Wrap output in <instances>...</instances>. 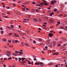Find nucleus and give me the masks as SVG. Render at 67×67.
<instances>
[{
    "instance_id": "1",
    "label": "nucleus",
    "mask_w": 67,
    "mask_h": 67,
    "mask_svg": "<svg viewBox=\"0 0 67 67\" xmlns=\"http://www.w3.org/2000/svg\"><path fill=\"white\" fill-rule=\"evenodd\" d=\"M40 4H41V5H40L39 4H36V5H37L38 6H40V7H42L43 5V4L42 3H40Z\"/></svg>"
},
{
    "instance_id": "2",
    "label": "nucleus",
    "mask_w": 67,
    "mask_h": 67,
    "mask_svg": "<svg viewBox=\"0 0 67 67\" xmlns=\"http://www.w3.org/2000/svg\"><path fill=\"white\" fill-rule=\"evenodd\" d=\"M49 23H52L53 22V20L50 19L49 20Z\"/></svg>"
},
{
    "instance_id": "3",
    "label": "nucleus",
    "mask_w": 67,
    "mask_h": 67,
    "mask_svg": "<svg viewBox=\"0 0 67 67\" xmlns=\"http://www.w3.org/2000/svg\"><path fill=\"white\" fill-rule=\"evenodd\" d=\"M49 37H52V36H53V35L52 33H49Z\"/></svg>"
},
{
    "instance_id": "4",
    "label": "nucleus",
    "mask_w": 67,
    "mask_h": 67,
    "mask_svg": "<svg viewBox=\"0 0 67 67\" xmlns=\"http://www.w3.org/2000/svg\"><path fill=\"white\" fill-rule=\"evenodd\" d=\"M51 4L54 5V2L53 1H51Z\"/></svg>"
},
{
    "instance_id": "5",
    "label": "nucleus",
    "mask_w": 67,
    "mask_h": 67,
    "mask_svg": "<svg viewBox=\"0 0 67 67\" xmlns=\"http://www.w3.org/2000/svg\"><path fill=\"white\" fill-rule=\"evenodd\" d=\"M25 45L28 47H29L30 46L27 43H25Z\"/></svg>"
},
{
    "instance_id": "6",
    "label": "nucleus",
    "mask_w": 67,
    "mask_h": 67,
    "mask_svg": "<svg viewBox=\"0 0 67 67\" xmlns=\"http://www.w3.org/2000/svg\"><path fill=\"white\" fill-rule=\"evenodd\" d=\"M53 64V63L51 62L49 63V64H48V65L49 66H50Z\"/></svg>"
},
{
    "instance_id": "7",
    "label": "nucleus",
    "mask_w": 67,
    "mask_h": 67,
    "mask_svg": "<svg viewBox=\"0 0 67 67\" xmlns=\"http://www.w3.org/2000/svg\"><path fill=\"white\" fill-rule=\"evenodd\" d=\"M13 55L14 56H18V54L16 53H13Z\"/></svg>"
},
{
    "instance_id": "8",
    "label": "nucleus",
    "mask_w": 67,
    "mask_h": 67,
    "mask_svg": "<svg viewBox=\"0 0 67 67\" xmlns=\"http://www.w3.org/2000/svg\"><path fill=\"white\" fill-rule=\"evenodd\" d=\"M34 21L35 22H37V19H33Z\"/></svg>"
},
{
    "instance_id": "9",
    "label": "nucleus",
    "mask_w": 67,
    "mask_h": 67,
    "mask_svg": "<svg viewBox=\"0 0 67 67\" xmlns=\"http://www.w3.org/2000/svg\"><path fill=\"white\" fill-rule=\"evenodd\" d=\"M6 53L7 54H10L11 52L10 51H7L6 52Z\"/></svg>"
},
{
    "instance_id": "10",
    "label": "nucleus",
    "mask_w": 67,
    "mask_h": 67,
    "mask_svg": "<svg viewBox=\"0 0 67 67\" xmlns=\"http://www.w3.org/2000/svg\"><path fill=\"white\" fill-rule=\"evenodd\" d=\"M54 13L52 12H51V14H49L50 15V16H52L54 14Z\"/></svg>"
},
{
    "instance_id": "11",
    "label": "nucleus",
    "mask_w": 67,
    "mask_h": 67,
    "mask_svg": "<svg viewBox=\"0 0 67 67\" xmlns=\"http://www.w3.org/2000/svg\"><path fill=\"white\" fill-rule=\"evenodd\" d=\"M26 59V58H22L21 60L22 61H23L24 60V59Z\"/></svg>"
},
{
    "instance_id": "12",
    "label": "nucleus",
    "mask_w": 67,
    "mask_h": 67,
    "mask_svg": "<svg viewBox=\"0 0 67 67\" xmlns=\"http://www.w3.org/2000/svg\"><path fill=\"white\" fill-rule=\"evenodd\" d=\"M19 42V41L17 40H15V43H18Z\"/></svg>"
},
{
    "instance_id": "13",
    "label": "nucleus",
    "mask_w": 67,
    "mask_h": 67,
    "mask_svg": "<svg viewBox=\"0 0 67 67\" xmlns=\"http://www.w3.org/2000/svg\"><path fill=\"white\" fill-rule=\"evenodd\" d=\"M2 14V16H3L5 18H7V16H4L5 15V14H4L3 13V14Z\"/></svg>"
},
{
    "instance_id": "14",
    "label": "nucleus",
    "mask_w": 67,
    "mask_h": 67,
    "mask_svg": "<svg viewBox=\"0 0 67 67\" xmlns=\"http://www.w3.org/2000/svg\"><path fill=\"white\" fill-rule=\"evenodd\" d=\"M14 35L16 37H19V36L18 35H17L16 34H15V33H14Z\"/></svg>"
},
{
    "instance_id": "15",
    "label": "nucleus",
    "mask_w": 67,
    "mask_h": 67,
    "mask_svg": "<svg viewBox=\"0 0 67 67\" xmlns=\"http://www.w3.org/2000/svg\"><path fill=\"white\" fill-rule=\"evenodd\" d=\"M36 12H39V10H38V9H36Z\"/></svg>"
},
{
    "instance_id": "16",
    "label": "nucleus",
    "mask_w": 67,
    "mask_h": 67,
    "mask_svg": "<svg viewBox=\"0 0 67 67\" xmlns=\"http://www.w3.org/2000/svg\"><path fill=\"white\" fill-rule=\"evenodd\" d=\"M43 4H44V5H47V3H46L45 2H43Z\"/></svg>"
},
{
    "instance_id": "17",
    "label": "nucleus",
    "mask_w": 67,
    "mask_h": 67,
    "mask_svg": "<svg viewBox=\"0 0 67 67\" xmlns=\"http://www.w3.org/2000/svg\"><path fill=\"white\" fill-rule=\"evenodd\" d=\"M6 55L7 56H10L11 55V54H7Z\"/></svg>"
},
{
    "instance_id": "18",
    "label": "nucleus",
    "mask_w": 67,
    "mask_h": 67,
    "mask_svg": "<svg viewBox=\"0 0 67 67\" xmlns=\"http://www.w3.org/2000/svg\"><path fill=\"white\" fill-rule=\"evenodd\" d=\"M3 41L4 42H6L7 41V40H6V39L5 38L3 39Z\"/></svg>"
},
{
    "instance_id": "19",
    "label": "nucleus",
    "mask_w": 67,
    "mask_h": 67,
    "mask_svg": "<svg viewBox=\"0 0 67 67\" xmlns=\"http://www.w3.org/2000/svg\"><path fill=\"white\" fill-rule=\"evenodd\" d=\"M35 64H36V65H39V63L37 62H36V63H35Z\"/></svg>"
},
{
    "instance_id": "20",
    "label": "nucleus",
    "mask_w": 67,
    "mask_h": 67,
    "mask_svg": "<svg viewBox=\"0 0 67 67\" xmlns=\"http://www.w3.org/2000/svg\"><path fill=\"white\" fill-rule=\"evenodd\" d=\"M60 28H61V29H63V30H65V29H64V28H63V27L61 26L60 27Z\"/></svg>"
},
{
    "instance_id": "21",
    "label": "nucleus",
    "mask_w": 67,
    "mask_h": 67,
    "mask_svg": "<svg viewBox=\"0 0 67 67\" xmlns=\"http://www.w3.org/2000/svg\"><path fill=\"white\" fill-rule=\"evenodd\" d=\"M3 32L4 31H1V34H3Z\"/></svg>"
},
{
    "instance_id": "22",
    "label": "nucleus",
    "mask_w": 67,
    "mask_h": 67,
    "mask_svg": "<svg viewBox=\"0 0 67 67\" xmlns=\"http://www.w3.org/2000/svg\"><path fill=\"white\" fill-rule=\"evenodd\" d=\"M57 24H61L60 23V22L58 21V22H57Z\"/></svg>"
},
{
    "instance_id": "23",
    "label": "nucleus",
    "mask_w": 67,
    "mask_h": 67,
    "mask_svg": "<svg viewBox=\"0 0 67 67\" xmlns=\"http://www.w3.org/2000/svg\"><path fill=\"white\" fill-rule=\"evenodd\" d=\"M8 42H9L10 43H11V40H8Z\"/></svg>"
},
{
    "instance_id": "24",
    "label": "nucleus",
    "mask_w": 67,
    "mask_h": 67,
    "mask_svg": "<svg viewBox=\"0 0 67 67\" xmlns=\"http://www.w3.org/2000/svg\"><path fill=\"white\" fill-rule=\"evenodd\" d=\"M12 43H15V40H13L12 41Z\"/></svg>"
},
{
    "instance_id": "25",
    "label": "nucleus",
    "mask_w": 67,
    "mask_h": 67,
    "mask_svg": "<svg viewBox=\"0 0 67 67\" xmlns=\"http://www.w3.org/2000/svg\"><path fill=\"white\" fill-rule=\"evenodd\" d=\"M12 59V58H8V60H10V59Z\"/></svg>"
},
{
    "instance_id": "26",
    "label": "nucleus",
    "mask_w": 67,
    "mask_h": 67,
    "mask_svg": "<svg viewBox=\"0 0 67 67\" xmlns=\"http://www.w3.org/2000/svg\"><path fill=\"white\" fill-rule=\"evenodd\" d=\"M19 54H23V52H19Z\"/></svg>"
},
{
    "instance_id": "27",
    "label": "nucleus",
    "mask_w": 67,
    "mask_h": 67,
    "mask_svg": "<svg viewBox=\"0 0 67 67\" xmlns=\"http://www.w3.org/2000/svg\"><path fill=\"white\" fill-rule=\"evenodd\" d=\"M22 11L23 12H24L25 11V9H22Z\"/></svg>"
},
{
    "instance_id": "28",
    "label": "nucleus",
    "mask_w": 67,
    "mask_h": 67,
    "mask_svg": "<svg viewBox=\"0 0 67 67\" xmlns=\"http://www.w3.org/2000/svg\"><path fill=\"white\" fill-rule=\"evenodd\" d=\"M33 57L34 58H36V57L35 55L33 56Z\"/></svg>"
},
{
    "instance_id": "29",
    "label": "nucleus",
    "mask_w": 67,
    "mask_h": 67,
    "mask_svg": "<svg viewBox=\"0 0 67 67\" xmlns=\"http://www.w3.org/2000/svg\"><path fill=\"white\" fill-rule=\"evenodd\" d=\"M61 46V44H59L58 45H57V46L58 47H59V46Z\"/></svg>"
},
{
    "instance_id": "30",
    "label": "nucleus",
    "mask_w": 67,
    "mask_h": 67,
    "mask_svg": "<svg viewBox=\"0 0 67 67\" xmlns=\"http://www.w3.org/2000/svg\"><path fill=\"white\" fill-rule=\"evenodd\" d=\"M38 40H39V41L41 42L42 41V39H38Z\"/></svg>"
},
{
    "instance_id": "31",
    "label": "nucleus",
    "mask_w": 67,
    "mask_h": 67,
    "mask_svg": "<svg viewBox=\"0 0 67 67\" xmlns=\"http://www.w3.org/2000/svg\"><path fill=\"white\" fill-rule=\"evenodd\" d=\"M15 52L16 53H19V51H15Z\"/></svg>"
},
{
    "instance_id": "32",
    "label": "nucleus",
    "mask_w": 67,
    "mask_h": 67,
    "mask_svg": "<svg viewBox=\"0 0 67 67\" xmlns=\"http://www.w3.org/2000/svg\"><path fill=\"white\" fill-rule=\"evenodd\" d=\"M28 64L29 65H31V63L30 62H28Z\"/></svg>"
},
{
    "instance_id": "33",
    "label": "nucleus",
    "mask_w": 67,
    "mask_h": 67,
    "mask_svg": "<svg viewBox=\"0 0 67 67\" xmlns=\"http://www.w3.org/2000/svg\"><path fill=\"white\" fill-rule=\"evenodd\" d=\"M34 61H35L37 60V59H36L35 58H34Z\"/></svg>"
},
{
    "instance_id": "34",
    "label": "nucleus",
    "mask_w": 67,
    "mask_h": 67,
    "mask_svg": "<svg viewBox=\"0 0 67 67\" xmlns=\"http://www.w3.org/2000/svg\"><path fill=\"white\" fill-rule=\"evenodd\" d=\"M12 33H10L8 34V35H9V36H10L11 35H12Z\"/></svg>"
},
{
    "instance_id": "35",
    "label": "nucleus",
    "mask_w": 67,
    "mask_h": 67,
    "mask_svg": "<svg viewBox=\"0 0 67 67\" xmlns=\"http://www.w3.org/2000/svg\"><path fill=\"white\" fill-rule=\"evenodd\" d=\"M16 61H17L18 60V58H15Z\"/></svg>"
},
{
    "instance_id": "36",
    "label": "nucleus",
    "mask_w": 67,
    "mask_h": 67,
    "mask_svg": "<svg viewBox=\"0 0 67 67\" xmlns=\"http://www.w3.org/2000/svg\"><path fill=\"white\" fill-rule=\"evenodd\" d=\"M11 27L12 28H14V26L13 25H11Z\"/></svg>"
},
{
    "instance_id": "37",
    "label": "nucleus",
    "mask_w": 67,
    "mask_h": 67,
    "mask_svg": "<svg viewBox=\"0 0 67 67\" xmlns=\"http://www.w3.org/2000/svg\"><path fill=\"white\" fill-rule=\"evenodd\" d=\"M39 21L40 22H42V20H41V19H39Z\"/></svg>"
},
{
    "instance_id": "38",
    "label": "nucleus",
    "mask_w": 67,
    "mask_h": 67,
    "mask_svg": "<svg viewBox=\"0 0 67 67\" xmlns=\"http://www.w3.org/2000/svg\"><path fill=\"white\" fill-rule=\"evenodd\" d=\"M26 61H24V62H22V63H26Z\"/></svg>"
},
{
    "instance_id": "39",
    "label": "nucleus",
    "mask_w": 67,
    "mask_h": 67,
    "mask_svg": "<svg viewBox=\"0 0 67 67\" xmlns=\"http://www.w3.org/2000/svg\"><path fill=\"white\" fill-rule=\"evenodd\" d=\"M46 20H48V17H46Z\"/></svg>"
},
{
    "instance_id": "40",
    "label": "nucleus",
    "mask_w": 67,
    "mask_h": 67,
    "mask_svg": "<svg viewBox=\"0 0 67 67\" xmlns=\"http://www.w3.org/2000/svg\"><path fill=\"white\" fill-rule=\"evenodd\" d=\"M47 42H50V41H49V40H47Z\"/></svg>"
},
{
    "instance_id": "41",
    "label": "nucleus",
    "mask_w": 67,
    "mask_h": 67,
    "mask_svg": "<svg viewBox=\"0 0 67 67\" xmlns=\"http://www.w3.org/2000/svg\"><path fill=\"white\" fill-rule=\"evenodd\" d=\"M53 2H54V3H56L57 2L55 0H54V1H53Z\"/></svg>"
},
{
    "instance_id": "42",
    "label": "nucleus",
    "mask_w": 67,
    "mask_h": 67,
    "mask_svg": "<svg viewBox=\"0 0 67 67\" xmlns=\"http://www.w3.org/2000/svg\"><path fill=\"white\" fill-rule=\"evenodd\" d=\"M57 9H54V11L55 12H56L57 11Z\"/></svg>"
},
{
    "instance_id": "43",
    "label": "nucleus",
    "mask_w": 67,
    "mask_h": 67,
    "mask_svg": "<svg viewBox=\"0 0 67 67\" xmlns=\"http://www.w3.org/2000/svg\"><path fill=\"white\" fill-rule=\"evenodd\" d=\"M35 3H36L34 2H33L32 3L33 4H35Z\"/></svg>"
},
{
    "instance_id": "44",
    "label": "nucleus",
    "mask_w": 67,
    "mask_h": 67,
    "mask_svg": "<svg viewBox=\"0 0 67 67\" xmlns=\"http://www.w3.org/2000/svg\"><path fill=\"white\" fill-rule=\"evenodd\" d=\"M33 43H36V42L35 41H33Z\"/></svg>"
},
{
    "instance_id": "45",
    "label": "nucleus",
    "mask_w": 67,
    "mask_h": 67,
    "mask_svg": "<svg viewBox=\"0 0 67 67\" xmlns=\"http://www.w3.org/2000/svg\"><path fill=\"white\" fill-rule=\"evenodd\" d=\"M18 59H19V60H21V58H19Z\"/></svg>"
},
{
    "instance_id": "46",
    "label": "nucleus",
    "mask_w": 67,
    "mask_h": 67,
    "mask_svg": "<svg viewBox=\"0 0 67 67\" xmlns=\"http://www.w3.org/2000/svg\"><path fill=\"white\" fill-rule=\"evenodd\" d=\"M24 20H29V19H24Z\"/></svg>"
},
{
    "instance_id": "47",
    "label": "nucleus",
    "mask_w": 67,
    "mask_h": 67,
    "mask_svg": "<svg viewBox=\"0 0 67 67\" xmlns=\"http://www.w3.org/2000/svg\"><path fill=\"white\" fill-rule=\"evenodd\" d=\"M42 60H45V59H44V58H42Z\"/></svg>"
},
{
    "instance_id": "48",
    "label": "nucleus",
    "mask_w": 67,
    "mask_h": 67,
    "mask_svg": "<svg viewBox=\"0 0 67 67\" xmlns=\"http://www.w3.org/2000/svg\"><path fill=\"white\" fill-rule=\"evenodd\" d=\"M7 8L8 9H9V8H10V7H7Z\"/></svg>"
},
{
    "instance_id": "49",
    "label": "nucleus",
    "mask_w": 67,
    "mask_h": 67,
    "mask_svg": "<svg viewBox=\"0 0 67 67\" xmlns=\"http://www.w3.org/2000/svg\"><path fill=\"white\" fill-rule=\"evenodd\" d=\"M45 48H46V49H47V48H48V47H47V46H45Z\"/></svg>"
},
{
    "instance_id": "50",
    "label": "nucleus",
    "mask_w": 67,
    "mask_h": 67,
    "mask_svg": "<svg viewBox=\"0 0 67 67\" xmlns=\"http://www.w3.org/2000/svg\"><path fill=\"white\" fill-rule=\"evenodd\" d=\"M4 60H7V58H4Z\"/></svg>"
},
{
    "instance_id": "51",
    "label": "nucleus",
    "mask_w": 67,
    "mask_h": 67,
    "mask_svg": "<svg viewBox=\"0 0 67 67\" xmlns=\"http://www.w3.org/2000/svg\"><path fill=\"white\" fill-rule=\"evenodd\" d=\"M55 46H56V44H55V43H54L53 44V46L54 47Z\"/></svg>"
},
{
    "instance_id": "52",
    "label": "nucleus",
    "mask_w": 67,
    "mask_h": 67,
    "mask_svg": "<svg viewBox=\"0 0 67 67\" xmlns=\"http://www.w3.org/2000/svg\"><path fill=\"white\" fill-rule=\"evenodd\" d=\"M17 31L18 32H21L20 31V30H18Z\"/></svg>"
},
{
    "instance_id": "53",
    "label": "nucleus",
    "mask_w": 67,
    "mask_h": 67,
    "mask_svg": "<svg viewBox=\"0 0 67 67\" xmlns=\"http://www.w3.org/2000/svg\"><path fill=\"white\" fill-rule=\"evenodd\" d=\"M0 30H3V28L2 27H1L0 28Z\"/></svg>"
},
{
    "instance_id": "54",
    "label": "nucleus",
    "mask_w": 67,
    "mask_h": 67,
    "mask_svg": "<svg viewBox=\"0 0 67 67\" xmlns=\"http://www.w3.org/2000/svg\"><path fill=\"white\" fill-rule=\"evenodd\" d=\"M18 27L19 28H21V27L20 26V25H19Z\"/></svg>"
},
{
    "instance_id": "55",
    "label": "nucleus",
    "mask_w": 67,
    "mask_h": 67,
    "mask_svg": "<svg viewBox=\"0 0 67 67\" xmlns=\"http://www.w3.org/2000/svg\"><path fill=\"white\" fill-rule=\"evenodd\" d=\"M13 5H14V6H15V4H13Z\"/></svg>"
},
{
    "instance_id": "56",
    "label": "nucleus",
    "mask_w": 67,
    "mask_h": 67,
    "mask_svg": "<svg viewBox=\"0 0 67 67\" xmlns=\"http://www.w3.org/2000/svg\"><path fill=\"white\" fill-rule=\"evenodd\" d=\"M7 27L8 28H10V29H11V28L10 27H9V26H7Z\"/></svg>"
},
{
    "instance_id": "57",
    "label": "nucleus",
    "mask_w": 67,
    "mask_h": 67,
    "mask_svg": "<svg viewBox=\"0 0 67 67\" xmlns=\"http://www.w3.org/2000/svg\"><path fill=\"white\" fill-rule=\"evenodd\" d=\"M50 32H53V31H50Z\"/></svg>"
},
{
    "instance_id": "58",
    "label": "nucleus",
    "mask_w": 67,
    "mask_h": 67,
    "mask_svg": "<svg viewBox=\"0 0 67 67\" xmlns=\"http://www.w3.org/2000/svg\"><path fill=\"white\" fill-rule=\"evenodd\" d=\"M26 10H30V9H28V8H26Z\"/></svg>"
},
{
    "instance_id": "59",
    "label": "nucleus",
    "mask_w": 67,
    "mask_h": 67,
    "mask_svg": "<svg viewBox=\"0 0 67 67\" xmlns=\"http://www.w3.org/2000/svg\"><path fill=\"white\" fill-rule=\"evenodd\" d=\"M55 54H56V53H54L52 54V55H55Z\"/></svg>"
},
{
    "instance_id": "60",
    "label": "nucleus",
    "mask_w": 67,
    "mask_h": 67,
    "mask_svg": "<svg viewBox=\"0 0 67 67\" xmlns=\"http://www.w3.org/2000/svg\"><path fill=\"white\" fill-rule=\"evenodd\" d=\"M59 24H57V25H56V26H58L59 25Z\"/></svg>"
},
{
    "instance_id": "61",
    "label": "nucleus",
    "mask_w": 67,
    "mask_h": 67,
    "mask_svg": "<svg viewBox=\"0 0 67 67\" xmlns=\"http://www.w3.org/2000/svg\"><path fill=\"white\" fill-rule=\"evenodd\" d=\"M7 14H10V12H8V13H7Z\"/></svg>"
},
{
    "instance_id": "62",
    "label": "nucleus",
    "mask_w": 67,
    "mask_h": 67,
    "mask_svg": "<svg viewBox=\"0 0 67 67\" xmlns=\"http://www.w3.org/2000/svg\"><path fill=\"white\" fill-rule=\"evenodd\" d=\"M55 67H58V65H56L55 66Z\"/></svg>"
},
{
    "instance_id": "63",
    "label": "nucleus",
    "mask_w": 67,
    "mask_h": 67,
    "mask_svg": "<svg viewBox=\"0 0 67 67\" xmlns=\"http://www.w3.org/2000/svg\"><path fill=\"white\" fill-rule=\"evenodd\" d=\"M1 4H2L3 5H4V3H2Z\"/></svg>"
},
{
    "instance_id": "64",
    "label": "nucleus",
    "mask_w": 67,
    "mask_h": 67,
    "mask_svg": "<svg viewBox=\"0 0 67 67\" xmlns=\"http://www.w3.org/2000/svg\"><path fill=\"white\" fill-rule=\"evenodd\" d=\"M15 65H14V66L12 65V67H15Z\"/></svg>"
}]
</instances>
